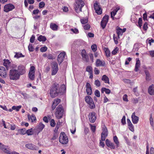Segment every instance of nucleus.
<instances>
[{"label": "nucleus", "instance_id": "nucleus-1", "mask_svg": "<svg viewBox=\"0 0 154 154\" xmlns=\"http://www.w3.org/2000/svg\"><path fill=\"white\" fill-rule=\"evenodd\" d=\"M59 88L58 84L55 83L53 84L50 91V94L52 97L54 98L58 95L59 93H61Z\"/></svg>", "mask_w": 154, "mask_h": 154}, {"label": "nucleus", "instance_id": "nucleus-2", "mask_svg": "<svg viewBox=\"0 0 154 154\" xmlns=\"http://www.w3.org/2000/svg\"><path fill=\"white\" fill-rule=\"evenodd\" d=\"M85 3L82 0H75L74 8L77 13L81 12L82 8L84 6Z\"/></svg>", "mask_w": 154, "mask_h": 154}, {"label": "nucleus", "instance_id": "nucleus-3", "mask_svg": "<svg viewBox=\"0 0 154 154\" xmlns=\"http://www.w3.org/2000/svg\"><path fill=\"white\" fill-rule=\"evenodd\" d=\"M20 76L17 72V69L13 68L10 70L9 72L10 79L13 80H17L19 78Z\"/></svg>", "mask_w": 154, "mask_h": 154}, {"label": "nucleus", "instance_id": "nucleus-4", "mask_svg": "<svg viewBox=\"0 0 154 154\" xmlns=\"http://www.w3.org/2000/svg\"><path fill=\"white\" fill-rule=\"evenodd\" d=\"M59 140L60 142L63 144H67L69 141L68 137L64 132L60 133Z\"/></svg>", "mask_w": 154, "mask_h": 154}, {"label": "nucleus", "instance_id": "nucleus-5", "mask_svg": "<svg viewBox=\"0 0 154 154\" xmlns=\"http://www.w3.org/2000/svg\"><path fill=\"white\" fill-rule=\"evenodd\" d=\"M64 112L63 109L61 105H59L56 109L55 115L57 119H61L63 116Z\"/></svg>", "mask_w": 154, "mask_h": 154}, {"label": "nucleus", "instance_id": "nucleus-6", "mask_svg": "<svg viewBox=\"0 0 154 154\" xmlns=\"http://www.w3.org/2000/svg\"><path fill=\"white\" fill-rule=\"evenodd\" d=\"M85 101L89 106L91 109H94L95 108V106L92 98L90 96H86L85 97Z\"/></svg>", "mask_w": 154, "mask_h": 154}, {"label": "nucleus", "instance_id": "nucleus-7", "mask_svg": "<svg viewBox=\"0 0 154 154\" xmlns=\"http://www.w3.org/2000/svg\"><path fill=\"white\" fill-rule=\"evenodd\" d=\"M45 127V125L42 123L41 122L34 128L33 131L38 135L42 131Z\"/></svg>", "mask_w": 154, "mask_h": 154}, {"label": "nucleus", "instance_id": "nucleus-8", "mask_svg": "<svg viewBox=\"0 0 154 154\" xmlns=\"http://www.w3.org/2000/svg\"><path fill=\"white\" fill-rule=\"evenodd\" d=\"M94 6L95 12L98 14H101L102 13V9L97 1H96L94 4Z\"/></svg>", "mask_w": 154, "mask_h": 154}, {"label": "nucleus", "instance_id": "nucleus-9", "mask_svg": "<svg viewBox=\"0 0 154 154\" xmlns=\"http://www.w3.org/2000/svg\"><path fill=\"white\" fill-rule=\"evenodd\" d=\"M109 16L108 15H105L103 18L101 22V26L103 29L105 28L107 23L108 22Z\"/></svg>", "mask_w": 154, "mask_h": 154}, {"label": "nucleus", "instance_id": "nucleus-10", "mask_svg": "<svg viewBox=\"0 0 154 154\" xmlns=\"http://www.w3.org/2000/svg\"><path fill=\"white\" fill-rule=\"evenodd\" d=\"M102 132L101 134V139L102 141L105 140L106 137L107 136L108 131L106 127L104 126L102 128Z\"/></svg>", "mask_w": 154, "mask_h": 154}, {"label": "nucleus", "instance_id": "nucleus-11", "mask_svg": "<svg viewBox=\"0 0 154 154\" xmlns=\"http://www.w3.org/2000/svg\"><path fill=\"white\" fill-rule=\"evenodd\" d=\"M0 149L4 152L8 154H11V151L8 146H6L0 143Z\"/></svg>", "mask_w": 154, "mask_h": 154}, {"label": "nucleus", "instance_id": "nucleus-12", "mask_svg": "<svg viewBox=\"0 0 154 154\" xmlns=\"http://www.w3.org/2000/svg\"><path fill=\"white\" fill-rule=\"evenodd\" d=\"M65 52H63L61 53L58 55L57 60L59 65L60 64L63 62L64 59L65 58Z\"/></svg>", "mask_w": 154, "mask_h": 154}, {"label": "nucleus", "instance_id": "nucleus-13", "mask_svg": "<svg viewBox=\"0 0 154 154\" xmlns=\"http://www.w3.org/2000/svg\"><path fill=\"white\" fill-rule=\"evenodd\" d=\"M88 117H89L90 122L92 123H94L97 118L96 113L94 112L90 113Z\"/></svg>", "mask_w": 154, "mask_h": 154}, {"label": "nucleus", "instance_id": "nucleus-14", "mask_svg": "<svg viewBox=\"0 0 154 154\" xmlns=\"http://www.w3.org/2000/svg\"><path fill=\"white\" fill-rule=\"evenodd\" d=\"M17 70L20 76L24 74L26 72L25 67L23 65L19 66Z\"/></svg>", "mask_w": 154, "mask_h": 154}, {"label": "nucleus", "instance_id": "nucleus-15", "mask_svg": "<svg viewBox=\"0 0 154 154\" xmlns=\"http://www.w3.org/2000/svg\"><path fill=\"white\" fill-rule=\"evenodd\" d=\"M14 8V6L12 4H9L5 5L4 7V11L6 12L12 11Z\"/></svg>", "mask_w": 154, "mask_h": 154}, {"label": "nucleus", "instance_id": "nucleus-16", "mask_svg": "<svg viewBox=\"0 0 154 154\" xmlns=\"http://www.w3.org/2000/svg\"><path fill=\"white\" fill-rule=\"evenodd\" d=\"M126 28H124L122 29L119 26H117L116 28V32L118 35V37L119 38V36L122 35L123 33L124 32L126 31Z\"/></svg>", "mask_w": 154, "mask_h": 154}, {"label": "nucleus", "instance_id": "nucleus-17", "mask_svg": "<svg viewBox=\"0 0 154 154\" xmlns=\"http://www.w3.org/2000/svg\"><path fill=\"white\" fill-rule=\"evenodd\" d=\"M26 147L30 149L33 150H38L39 147L32 143L27 144L26 145Z\"/></svg>", "mask_w": 154, "mask_h": 154}, {"label": "nucleus", "instance_id": "nucleus-18", "mask_svg": "<svg viewBox=\"0 0 154 154\" xmlns=\"http://www.w3.org/2000/svg\"><path fill=\"white\" fill-rule=\"evenodd\" d=\"M0 75L5 78L7 76V72L5 68L3 66H0Z\"/></svg>", "mask_w": 154, "mask_h": 154}, {"label": "nucleus", "instance_id": "nucleus-19", "mask_svg": "<svg viewBox=\"0 0 154 154\" xmlns=\"http://www.w3.org/2000/svg\"><path fill=\"white\" fill-rule=\"evenodd\" d=\"M81 54L83 60L86 62H88L89 60L88 55L86 54L85 50L84 49L82 50Z\"/></svg>", "mask_w": 154, "mask_h": 154}, {"label": "nucleus", "instance_id": "nucleus-20", "mask_svg": "<svg viewBox=\"0 0 154 154\" xmlns=\"http://www.w3.org/2000/svg\"><path fill=\"white\" fill-rule=\"evenodd\" d=\"M86 92L87 94L89 95H91L92 93V90L91 85L89 83H87L86 85Z\"/></svg>", "mask_w": 154, "mask_h": 154}, {"label": "nucleus", "instance_id": "nucleus-21", "mask_svg": "<svg viewBox=\"0 0 154 154\" xmlns=\"http://www.w3.org/2000/svg\"><path fill=\"white\" fill-rule=\"evenodd\" d=\"M95 64L97 67L104 66L105 65V62L104 61H102L99 59H97L96 60Z\"/></svg>", "mask_w": 154, "mask_h": 154}, {"label": "nucleus", "instance_id": "nucleus-22", "mask_svg": "<svg viewBox=\"0 0 154 154\" xmlns=\"http://www.w3.org/2000/svg\"><path fill=\"white\" fill-rule=\"evenodd\" d=\"M105 143L106 145L111 149H115V146L114 143L111 142L108 139L106 140Z\"/></svg>", "mask_w": 154, "mask_h": 154}, {"label": "nucleus", "instance_id": "nucleus-23", "mask_svg": "<svg viewBox=\"0 0 154 154\" xmlns=\"http://www.w3.org/2000/svg\"><path fill=\"white\" fill-rule=\"evenodd\" d=\"M131 118L132 122L134 124H136L137 123L139 120V118L135 116V113L134 112L132 113L131 116Z\"/></svg>", "mask_w": 154, "mask_h": 154}, {"label": "nucleus", "instance_id": "nucleus-24", "mask_svg": "<svg viewBox=\"0 0 154 154\" xmlns=\"http://www.w3.org/2000/svg\"><path fill=\"white\" fill-rule=\"evenodd\" d=\"M148 91L150 95H154V86L153 85L149 86Z\"/></svg>", "mask_w": 154, "mask_h": 154}, {"label": "nucleus", "instance_id": "nucleus-25", "mask_svg": "<svg viewBox=\"0 0 154 154\" xmlns=\"http://www.w3.org/2000/svg\"><path fill=\"white\" fill-rule=\"evenodd\" d=\"M140 66V62L139 59H137L135 64L134 71L135 72H137L139 70V68Z\"/></svg>", "mask_w": 154, "mask_h": 154}, {"label": "nucleus", "instance_id": "nucleus-26", "mask_svg": "<svg viewBox=\"0 0 154 154\" xmlns=\"http://www.w3.org/2000/svg\"><path fill=\"white\" fill-rule=\"evenodd\" d=\"M28 119L29 121L31 120L32 122L35 121V122H36V119L34 115H32L31 116H30L29 114L28 115Z\"/></svg>", "mask_w": 154, "mask_h": 154}, {"label": "nucleus", "instance_id": "nucleus-27", "mask_svg": "<svg viewBox=\"0 0 154 154\" xmlns=\"http://www.w3.org/2000/svg\"><path fill=\"white\" fill-rule=\"evenodd\" d=\"M101 80L105 83L109 84V78L106 75H104L102 76Z\"/></svg>", "mask_w": 154, "mask_h": 154}, {"label": "nucleus", "instance_id": "nucleus-28", "mask_svg": "<svg viewBox=\"0 0 154 154\" xmlns=\"http://www.w3.org/2000/svg\"><path fill=\"white\" fill-rule=\"evenodd\" d=\"M18 134H17V135L20 134L21 135H24L26 133V131L25 128L20 129L18 130Z\"/></svg>", "mask_w": 154, "mask_h": 154}, {"label": "nucleus", "instance_id": "nucleus-29", "mask_svg": "<svg viewBox=\"0 0 154 154\" xmlns=\"http://www.w3.org/2000/svg\"><path fill=\"white\" fill-rule=\"evenodd\" d=\"M50 28L54 31H56L58 29V26L54 23H51L50 25Z\"/></svg>", "mask_w": 154, "mask_h": 154}, {"label": "nucleus", "instance_id": "nucleus-30", "mask_svg": "<svg viewBox=\"0 0 154 154\" xmlns=\"http://www.w3.org/2000/svg\"><path fill=\"white\" fill-rule=\"evenodd\" d=\"M104 92L106 94H109L110 93L111 91L109 89L106 88H103L101 89V92L102 93H103Z\"/></svg>", "mask_w": 154, "mask_h": 154}, {"label": "nucleus", "instance_id": "nucleus-31", "mask_svg": "<svg viewBox=\"0 0 154 154\" xmlns=\"http://www.w3.org/2000/svg\"><path fill=\"white\" fill-rule=\"evenodd\" d=\"M104 50L106 54V56L107 57H109L110 56V52L108 48H104Z\"/></svg>", "mask_w": 154, "mask_h": 154}, {"label": "nucleus", "instance_id": "nucleus-32", "mask_svg": "<svg viewBox=\"0 0 154 154\" xmlns=\"http://www.w3.org/2000/svg\"><path fill=\"white\" fill-rule=\"evenodd\" d=\"M15 55H14V57L17 58H19L20 57H24L25 56L23 55L20 52H15Z\"/></svg>", "mask_w": 154, "mask_h": 154}, {"label": "nucleus", "instance_id": "nucleus-33", "mask_svg": "<svg viewBox=\"0 0 154 154\" xmlns=\"http://www.w3.org/2000/svg\"><path fill=\"white\" fill-rule=\"evenodd\" d=\"M113 140L114 142L115 143L116 146L117 147L119 146V143L118 140V138L116 136H115L113 137Z\"/></svg>", "mask_w": 154, "mask_h": 154}, {"label": "nucleus", "instance_id": "nucleus-34", "mask_svg": "<svg viewBox=\"0 0 154 154\" xmlns=\"http://www.w3.org/2000/svg\"><path fill=\"white\" fill-rule=\"evenodd\" d=\"M38 40L40 42H45L46 40V38L45 36L40 35L38 37Z\"/></svg>", "mask_w": 154, "mask_h": 154}, {"label": "nucleus", "instance_id": "nucleus-35", "mask_svg": "<svg viewBox=\"0 0 154 154\" xmlns=\"http://www.w3.org/2000/svg\"><path fill=\"white\" fill-rule=\"evenodd\" d=\"M146 75V79L149 81L151 80V76L150 74L148 71L146 70L145 71Z\"/></svg>", "mask_w": 154, "mask_h": 154}, {"label": "nucleus", "instance_id": "nucleus-36", "mask_svg": "<svg viewBox=\"0 0 154 154\" xmlns=\"http://www.w3.org/2000/svg\"><path fill=\"white\" fill-rule=\"evenodd\" d=\"M35 73L29 72V78L31 80H34L35 77Z\"/></svg>", "mask_w": 154, "mask_h": 154}, {"label": "nucleus", "instance_id": "nucleus-37", "mask_svg": "<svg viewBox=\"0 0 154 154\" xmlns=\"http://www.w3.org/2000/svg\"><path fill=\"white\" fill-rule=\"evenodd\" d=\"M51 66L52 69H58V64L56 62H53L51 63Z\"/></svg>", "mask_w": 154, "mask_h": 154}, {"label": "nucleus", "instance_id": "nucleus-38", "mask_svg": "<svg viewBox=\"0 0 154 154\" xmlns=\"http://www.w3.org/2000/svg\"><path fill=\"white\" fill-rule=\"evenodd\" d=\"M116 14V13L114 12L113 11L111 12V17L113 20H114L115 19H118L120 18V17L117 18L114 17V16Z\"/></svg>", "mask_w": 154, "mask_h": 154}, {"label": "nucleus", "instance_id": "nucleus-39", "mask_svg": "<svg viewBox=\"0 0 154 154\" xmlns=\"http://www.w3.org/2000/svg\"><path fill=\"white\" fill-rule=\"evenodd\" d=\"M28 135H31L33 134V131L32 128H31L26 131V133Z\"/></svg>", "mask_w": 154, "mask_h": 154}, {"label": "nucleus", "instance_id": "nucleus-40", "mask_svg": "<svg viewBox=\"0 0 154 154\" xmlns=\"http://www.w3.org/2000/svg\"><path fill=\"white\" fill-rule=\"evenodd\" d=\"M21 106L20 105L17 106H13L12 107V108L13 110H15L16 111H18L21 108Z\"/></svg>", "mask_w": 154, "mask_h": 154}, {"label": "nucleus", "instance_id": "nucleus-41", "mask_svg": "<svg viewBox=\"0 0 154 154\" xmlns=\"http://www.w3.org/2000/svg\"><path fill=\"white\" fill-rule=\"evenodd\" d=\"M80 21L82 24H86L88 23V19L86 18H83L80 19Z\"/></svg>", "mask_w": 154, "mask_h": 154}, {"label": "nucleus", "instance_id": "nucleus-42", "mask_svg": "<svg viewBox=\"0 0 154 154\" xmlns=\"http://www.w3.org/2000/svg\"><path fill=\"white\" fill-rule=\"evenodd\" d=\"M142 18L140 17L138 21V25H137V26H138L140 29L141 28V26H142Z\"/></svg>", "mask_w": 154, "mask_h": 154}, {"label": "nucleus", "instance_id": "nucleus-43", "mask_svg": "<svg viewBox=\"0 0 154 154\" xmlns=\"http://www.w3.org/2000/svg\"><path fill=\"white\" fill-rule=\"evenodd\" d=\"M119 50V48L116 47L115 49L112 51V54L113 55H115L118 52Z\"/></svg>", "mask_w": 154, "mask_h": 154}, {"label": "nucleus", "instance_id": "nucleus-44", "mask_svg": "<svg viewBox=\"0 0 154 154\" xmlns=\"http://www.w3.org/2000/svg\"><path fill=\"white\" fill-rule=\"evenodd\" d=\"M91 48L92 51L94 52H96L97 50V46L96 44L92 45L91 46Z\"/></svg>", "mask_w": 154, "mask_h": 154}, {"label": "nucleus", "instance_id": "nucleus-45", "mask_svg": "<svg viewBox=\"0 0 154 154\" xmlns=\"http://www.w3.org/2000/svg\"><path fill=\"white\" fill-rule=\"evenodd\" d=\"M86 71L88 72L89 73H92V68L90 66H87L86 68Z\"/></svg>", "mask_w": 154, "mask_h": 154}, {"label": "nucleus", "instance_id": "nucleus-46", "mask_svg": "<svg viewBox=\"0 0 154 154\" xmlns=\"http://www.w3.org/2000/svg\"><path fill=\"white\" fill-rule=\"evenodd\" d=\"M56 125V123L54 119H52L50 121V125L52 127H54Z\"/></svg>", "mask_w": 154, "mask_h": 154}, {"label": "nucleus", "instance_id": "nucleus-47", "mask_svg": "<svg viewBox=\"0 0 154 154\" xmlns=\"http://www.w3.org/2000/svg\"><path fill=\"white\" fill-rule=\"evenodd\" d=\"M58 69H52L51 75H55L57 72Z\"/></svg>", "mask_w": 154, "mask_h": 154}, {"label": "nucleus", "instance_id": "nucleus-48", "mask_svg": "<svg viewBox=\"0 0 154 154\" xmlns=\"http://www.w3.org/2000/svg\"><path fill=\"white\" fill-rule=\"evenodd\" d=\"M89 125L90 126L91 129L93 132H94L96 130V126L93 125L91 124H90Z\"/></svg>", "mask_w": 154, "mask_h": 154}, {"label": "nucleus", "instance_id": "nucleus-49", "mask_svg": "<svg viewBox=\"0 0 154 154\" xmlns=\"http://www.w3.org/2000/svg\"><path fill=\"white\" fill-rule=\"evenodd\" d=\"M45 5V3L44 2H41L39 3V8H42L44 7Z\"/></svg>", "mask_w": 154, "mask_h": 154}, {"label": "nucleus", "instance_id": "nucleus-50", "mask_svg": "<svg viewBox=\"0 0 154 154\" xmlns=\"http://www.w3.org/2000/svg\"><path fill=\"white\" fill-rule=\"evenodd\" d=\"M94 94L95 95L99 97H100V93L99 91L97 90H96L94 92Z\"/></svg>", "mask_w": 154, "mask_h": 154}, {"label": "nucleus", "instance_id": "nucleus-51", "mask_svg": "<svg viewBox=\"0 0 154 154\" xmlns=\"http://www.w3.org/2000/svg\"><path fill=\"white\" fill-rule=\"evenodd\" d=\"M9 60H6L4 61V62L3 63V65L5 66L6 68L7 69V67L8 65L9 64Z\"/></svg>", "mask_w": 154, "mask_h": 154}, {"label": "nucleus", "instance_id": "nucleus-52", "mask_svg": "<svg viewBox=\"0 0 154 154\" xmlns=\"http://www.w3.org/2000/svg\"><path fill=\"white\" fill-rule=\"evenodd\" d=\"M132 60V58L131 57H129L127 58V59L126 60L125 64V65H128L129 64V62H130Z\"/></svg>", "mask_w": 154, "mask_h": 154}, {"label": "nucleus", "instance_id": "nucleus-53", "mask_svg": "<svg viewBox=\"0 0 154 154\" xmlns=\"http://www.w3.org/2000/svg\"><path fill=\"white\" fill-rule=\"evenodd\" d=\"M94 84L97 86L99 87L100 85V81L98 80H96L94 82Z\"/></svg>", "mask_w": 154, "mask_h": 154}, {"label": "nucleus", "instance_id": "nucleus-54", "mask_svg": "<svg viewBox=\"0 0 154 154\" xmlns=\"http://www.w3.org/2000/svg\"><path fill=\"white\" fill-rule=\"evenodd\" d=\"M28 48L30 51L32 52L34 51V48L31 44H29V45L28 46Z\"/></svg>", "mask_w": 154, "mask_h": 154}, {"label": "nucleus", "instance_id": "nucleus-55", "mask_svg": "<svg viewBox=\"0 0 154 154\" xmlns=\"http://www.w3.org/2000/svg\"><path fill=\"white\" fill-rule=\"evenodd\" d=\"M125 119V116H123L121 120V122L123 125H124L126 123Z\"/></svg>", "mask_w": 154, "mask_h": 154}, {"label": "nucleus", "instance_id": "nucleus-56", "mask_svg": "<svg viewBox=\"0 0 154 154\" xmlns=\"http://www.w3.org/2000/svg\"><path fill=\"white\" fill-rule=\"evenodd\" d=\"M47 50V48L46 46L42 47L40 49V51L42 52H45Z\"/></svg>", "mask_w": 154, "mask_h": 154}, {"label": "nucleus", "instance_id": "nucleus-57", "mask_svg": "<svg viewBox=\"0 0 154 154\" xmlns=\"http://www.w3.org/2000/svg\"><path fill=\"white\" fill-rule=\"evenodd\" d=\"M35 67L33 66H32L30 67V69L29 72L35 73Z\"/></svg>", "mask_w": 154, "mask_h": 154}, {"label": "nucleus", "instance_id": "nucleus-58", "mask_svg": "<svg viewBox=\"0 0 154 154\" xmlns=\"http://www.w3.org/2000/svg\"><path fill=\"white\" fill-rule=\"evenodd\" d=\"M115 34H114L113 35V39L114 40L115 43L116 44H117L118 43V38L115 36Z\"/></svg>", "mask_w": 154, "mask_h": 154}, {"label": "nucleus", "instance_id": "nucleus-59", "mask_svg": "<svg viewBox=\"0 0 154 154\" xmlns=\"http://www.w3.org/2000/svg\"><path fill=\"white\" fill-rule=\"evenodd\" d=\"M123 100L125 101H126L127 102L128 101V96L126 94H125L123 95Z\"/></svg>", "mask_w": 154, "mask_h": 154}, {"label": "nucleus", "instance_id": "nucleus-60", "mask_svg": "<svg viewBox=\"0 0 154 154\" xmlns=\"http://www.w3.org/2000/svg\"><path fill=\"white\" fill-rule=\"evenodd\" d=\"M89 56L90 57V59L91 60L92 62H94V57L93 54L92 53H90L88 54Z\"/></svg>", "mask_w": 154, "mask_h": 154}, {"label": "nucleus", "instance_id": "nucleus-61", "mask_svg": "<svg viewBox=\"0 0 154 154\" xmlns=\"http://www.w3.org/2000/svg\"><path fill=\"white\" fill-rule=\"evenodd\" d=\"M148 28V23L147 22H145L143 26V29L145 31Z\"/></svg>", "mask_w": 154, "mask_h": 154}, {"label": "nucleus", "instance_id": "nucleus-62", "mask_svg": "<svg viewBox=\"0 0 154 154\" xmlns=\"http://www.w3.org/2000/svg\"><path fill=\"white\" fill-rule=\"evenodd\" d=\"M128 128L129 130L132 132L134 131V129L133 125L131 124V125H130L128 126Z\"/></svg>", "mask_w": 154, "mask_h": 154}, {"label": "nucleus", "instance_id": "nucleus-63", "mask_svg": "<svg viewBox=\"0 0 154 154\" xmlns=\"http://www.w3.org/2000/svg\"><path fill=\"white\" fill-rule=\"evenodd\" d=\"M35 39V36L34 35H32L30 38V42L31 43H33Z\"/></svg>", "mask_w": 154, "mask_h": 154}, {"label": "nucleus", "instance_id": "nucleus-64", "mask_svg": "<svg viewBox=\"0 0 154 154\" xmlns=\"http://www.w3.org/2000/svg\"><path fill=\"white\" fill-rule=\"evenodd\" d=\"M90 28V25L88 24H87L84 26V29L86 30H88Z\"/></svg>", "mask_w": 154, "mask_h": 154}]
</instances>
